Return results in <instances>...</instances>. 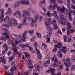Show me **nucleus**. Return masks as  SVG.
I'll return each instance as SVG.
<instances>
[{"label":"nucleus","instance_id":"1","mask_svg":"<svg viewBox=\"0 0 75 75\" xmlns=\"http://www.w3.org/2000/svg\"><path fill=\"white\" fill-rule=\"evenodd\" d=\"M6 20L4 22L5 24L3 25L4 27H11L13 25H17V20L14 18H10V17L8 16H6Z\"/></svg>","mask_w":75,"mask_h":75},{"label":"nucleus","instance_id":"2","mask_svg":"<svg viewBox=\"0 0 75 75\" xmlns=\"http://www.w3.org/2000/svg\"><path fill=\"white\" fill-rule=\"evenodd\" d=\"M57 10L58 12H61L62 13H64V16L67 17L69 16L68 17L69 20L70 21H73V18L72 17V15L70 13L69 11L65 8L64 6H63L61 8L60 7H58Z\"/></svg>","mask_w":75,"mask_h":75},{"label":"nucleus","instance_id":"3","mask_svg":"<svg viewBox=\"0 0 75 75\" xmlns=\"http://www.w3.org/2000/svg\"><path fill=\"white\" fill-rule=\"evenodd\" d=\"M28 33V31L27 30L25 31L23 33V34L22 35V37L21 38V36L20 35L18 37L19 41V42H18L17 41H15V44L16 45H17V44L19 45H20V44H21V42H25V39H26V36L25 35L27 34Z\"/></svg>","mask_w":75,"mask_h":75},{"label":"nucleus","instance_id":"4","mask_svg":"<svg viewBox=\"0 0 75 75\" xmlns=\"http://www.w3.org/2000/svg\"><path fill=\"white\" fill-rule=\"evenodd\" d=\"M61 51L63 53H66L67 51H69V49L65 46H63L59 50L57 51L58 56L60 58H62L63 57V54H62V53L61 52Z\"/></svg>","mask_w":75,"mask_h":75},{"label":"nucleus","instance_id":"5","mask_svg":"<svg viewBox=\"0 0 75 75\" xmlns=\"http://www.w3.org/2000/svg\"><path fill=\"white\" fill-rule=\"evenodd\" d=\"M51 60L52 61L54 62L52 64V66L54 67H58L59 66V64H61V62L58 60V59L57 58V56H55V55H54L53 57L51 59Z\"/></svg>","mask_w":75,"mask_h":75},{"label":"nucleus","instance_id":"6","mask_svg":"<svg viewBox=\"0 0 75 75\" xmlns=\"http://www.w3.org/2000/svg\"><path fill=\"white\" fill-rule=\"evenodd\" d=\"M63 61L64 62V63L65 64L66 67L65 69L66 71H69V68H68V67L69 66H71V65L70 59L68 57L67 58L66 60L65 58H64L63 59Z\"/></svg>","mask_w":75,"mask_h":75},{"label":"nucleus","instance_id":"7","mask_svg":"<svg viewBox=\"0 0 75 75\" xmlns=\"http://www.w3.org/2000/svg\"><path fill=\"white\" fill-rule=\"evenodd\" d=\"M0 13H1L0 15V21L4 22L6 19L4 18V10L3 9H0Z\"/></svg>","mask_w":75,"mask_h":75},{"label":"nucleus","instance_id":"8","mask_svg":"<svg viewBox=\"0 0 75 75\" xmlns=\"http://www.w3.org/2000/svg\"><path fill=\"white\" fill-rule=\"evenodd\" d=\"M39 17V15L38 14H36L34 16V18L35 19V20L32 19V23H31V27H33V24L34 23H35L36 22H37V20H38V17Z\"/></svg>","mask_w":75,"mask_h":75},{"label":"nucleus","instance_id":"9","mask_svg":"<svg viewBox=\"0 0 75 75\" xmlns=\"http://www.w3.org/2000/svg\"><path fill=\"white\" fill-rule=\"evenodd\" d=\"M25 4V0H23L20 2L16 3L14 5V7H17L19 4Z\"/></svg>","mask_w":75,"mask_h":75},{"label":"nucleus","instance_id":"10","mask_svg":"<svg viewBox=\"0 0 75 75\" xmlns=\"http://www.w3.org/2000/svg\"><path fill=\"white\" fill-rule=\"evenodd\" d=\"M3 35H5V37H4L3 36H2L1 37V39L2 41H5L6 40L7 38V39H9L10 38V37H9V36L7 34H6L5 33H2Z\"/></svg>","mask_w":75,"mask_h":75},{"label":"nucleus","instance_id":"11","mask_svg":"<svg viewBox=\"0 0 75 75\" xmlns=\"http://www.w3.org/2000/svg\"><path fill=\"white\" fill-rule=\"evenodd\" d=\"M23 14H22V17L23 18L26 17V16H29L30 13L25 10H23L22 11Z\"/></svg>","mask_w":75,"mask_h":75},{"label":"nucleus","instance_id":"12","mask_svg":"<svg viewBox=\"0 0 75 75\" xmlns=\"http://www.w3.org/2000/svg\"><path fill=\"white\" fill-rule=\"evenodd\" d=\"M27 64L28 65L29 68H34V67L31 64V60L28 59L27 60Z\"/></svg>","mask_w":75,"mask_h":75},{"label":"nucleus","instance_id":"13","mask_svg":"<svg viewBox=\"0 0 75 75\" xmlns=\"http://www.w3.org/2000/svg\"><path fill=\"white\" fill-rule=\"evenodd\" d=\"M47 42L49 43V42H50V39H51V38H50V37L51 36H52V33H51V32L50 33H47Z\"/></svg>","mask_w":75,"mask_h":75},{"label":"nucleus","instance_id":"14","mask_svg":"<svg viewBox=\"0 0 75 75\" xmlns=\"http://www.w3.org/2000/svg\"><path fill=\"white\" fill-rule=\"evenodd\" d=\"M50 22H51V19H46V21L45 22V24L47 27L50 26Z\"/></svg>","mask_w":75,"mask_h":75},{"label":"nucleus","instance_id":"15","mask_svg":"<svg viewBox=\"0 0 75 75\" xmlns=\"http://www.w3.org/2000/svg\"><path fill=\"white\" fill-rule=\"evenodd\" d=\"M64 24H67V26L69 27H68V28H71L72 27V26L71 25V23H70L69 22H68V20L67 19H64Z\"/></svg>","mask_w":75,"mask_h":75},{"label":"nucleus","instance_id":"16","mask_svg":"<svg viewBox=\"0 0 75 75\" xmlns=\"http://www.w3.org/2000/svg\"><path fill=\"white\" fill-rule=\"evenodd\" d=\"M14 16H16L18 18H20L21 17V14L19 11H16V12L14 13Z\"/></svg>","mask_w":75,"mask_h":75},{"label":"nucleus","instance_id":"17","mask_svg":"<svg viewBox=\"0 0 75 75\" xmlns=\"http://www.w3.org/2000/svg\"><path fill=\"white\" fill-rule=\"evenodd\" d=\"M3 47L4 48L5 50H4L2 51V54H4V53H5V52L8 50V47L7 46V44H4L3 45Z\"/></svg>","mask_w":75,"mask_h":75},{"label":"nucleus","instance_id":"18","mask_svg":"<svg viewBox=\"0 0 75 75\" xmlns=\"http://www.w3.org/2000/svg\"><path fill=\"white\" fill-rule=\"evenodd\" d=\"M5 57L4 56H2L1 57V60L2 61V62L3 63V64H6V60L5 59Z\"/></svg>","mask_w":75,"mask_h":75},{"label":"nucleus","instance_id":"19","mask_svg":"<svg viewBox=\"0 0 75 75\" xmlns=\"http://www.w3.org/2000/svg\"><path fill=\"white\" fill-rule=\"evenodd\" d=\"M12 45L13 47V50L15 52L16 54H18V52L17 51V48L16 47V46L14 45V43H12Z\"/></svg>","mask_w":75,"mask_h":75},{"label":"nucleus","instance_id":"20","mask_svg":"<svg viewBox=\"0 0 75 75\" xmlns=\"http://www.w3.org/2000/svg\"><path fill=\"white\" fill-rule=\"evenodd\" d=\"M62 44L61 43L59 42L56 45L55 47L57 48H61V47H62Z\"/></svg>","mask_w":75,"mask_h":75},{"label":"nucleus","instance_id":"21","mask_svg":"<svg viewBox=\"0 0 75 75\" xmlns=\"http://www.w3.org/2000/svg\"><path fill=\"white\" fill-rule=\"evenodd\" d=\"M58 7H60L61 8H61V7H59V6L58 7L57 6V3L54 4V5L53 6V7L52 8V10H55V9L57 8V9L58 8Z\"/></svg>","mask_w":75,"mask_h":75},{"label":"nucleus","instance_id":"22","mask_svg":"<svg viewBox=\"0 0 75 75\" xmlns=\"http://www.w3.org/2000/svg\"><path fill=\"white\" fill-rule=\"evenodd\" d=\"M8 12H6L5 13V14H9V15H11V8H9L8 9Z\"/></svg>","mask_w":75,"mask_h":75},{"label":"nucleus","instance_id":"23","mask_svg":"<svg viewBox=\"0 0 75 75\" xmlns=\"http://www.w3.org/2000/svg\"><path fill=\"white\" fill-rule=\"evenodd\" d=\"M51 73L52 74V75H55V74L54 72V71H55V69L52 68L50 69Z\"/></svg>","mask_w":75,"mask_h":75},{"label":"nucleus","instance_id":"24","mask_svg":"<svg viewBox=\"0 0 75 75\" xmlns=\"http://www.w3.org/2000/svg\"><path fill=\"white\" fill-rule=\"evenodd\" d=\"M24 19L23 20V22H22V25H24L26 23V20H27V17H25Z\"/></svg>","mask_w":75,"mask_h":75},{"label":"nucleus","instance_id":"25","mask_svg":"<svg viewBox=\"0 0 75 75\" xmlns=\"http://www.w3.org/2000/svg\"><path fill=\"white\" fill-rule=\"evenodd\" d=\"M14 70L12 71V73L13 74H15L16 72H17V69H16V66H14L13 67Z\"/></svg>","mask_w":75,"mask_h":75},{"label":"nucleus","instance_id":"26","mask_svg":"<svg viewBox=\"0 0 75 75\" xmlns=\"http://www.w3.org/2000/svg\"><path fill=\"white\" fill-rule=\"evenodd\" d=\"M24 53L25 54V58H30V55L27 52H24Z\"/></svg>","mask_w":75,"mask_h":75},{"label":"nucleus","instance_id":"27","mask_svg":"<svg viewBox=\"0 0 75 75\" xmlns=\"http://www.w3.org/2000/svg\"><path fill=\"white\" fill-rule=\"evenodd\" d=\"M47 29L50 33H51L52 31V29L51 28H50V26H47Z\"/></svg>","mask_w":75,"mask_h":75},{"label":"nucleus","instance_id":"28","mask_svg":"<svg viewBox=\"0 0 75 75\" xmlns=\"http://www.w3.org/2000/svg\"><path fill=\"white\" fill-rule=\"evenodd\" d=\"M52 23L53 25H55L57 24V22L55 19H53L52 22Z\"/></svg>","mask_w":75,"mask_h":75},{"label":"nucleus","instance_id":"29","mask_svg":"<svg viewBox=\"0 0 75 75\" xmlns=\"http://www.w3.org/2000/svg\"><path fill=\"white\" fill-rule=\"evenodd\" d=\"M40 68H41V67L37 65L36 66L35 70L36 71H38L40 69Z\"/></svg>","mask_w":75,"mask_h":75},{"label":"nucleus","instance_id":"30","mask_svg":"<svg viewBox=\"0 0 75 75\" xmlns=\"http://www.w3.org/2000/svg\"><path fill=\"white\" fill-rule=\"evenodd\" d=\"M53 13H51V16H54L57 15V12L55 11H53Z\"/></svg>","mask_w":75,"mask_h":75},{"label":"nucleus","instance_id":"31","mask_svg":"<svg viewBox=\"0 0 75 75\" xmlns=\"http://www.w3.org/2000/svg\"><path fill=\"white\" fill-rule=\"evenodd\" d=\"M36 35L39 38H41V35L39 32L36 33Z\"/></svg>","mask_w":75,"mask_h":75},{"label":"nucleus","instance_id":"32","mask_svg":"<svg viewBox=\"0 0 75 75\" xmlns=\"http://www.w3.org/2000/svg\"><path fill=\"white\" fill-rule=\"evenodd\" d=\"M43 65L45 67H48V64L46 62H44L43 63Z\"/></svg>","mask_w":75,"mask_h":75},{"label":"nucleus","instance_id":"33","mask_svg":"<svg viewBox=\"0 0 75 75\" xmlns=\"http://www.w3.org/2000/svg\"><path fill=\"white\" fill-rule=\"evenodd\" d=\"M33 45L35 47H37L38 45V43L36 42H34L33 43Z\"/></svg>","mask_w":75,"mask_h":75},{"label":"nucleus","instance_id":"34","mask_svg":"<svg viewBox=\"0 0 75 75\" xmlns=\"http://www.w3.org/2000/svg\"><path fill=\"white\" fill-rule=\"evenodd\" d=\"M68 38V36L67 35H65L64 36V42H66V41H67V38Z\"/></svg>","mask_w":75,"mask_h":75},{"label":"nucleus","instance_id":"35","mask_svg":"<svg viewBox=\"0 0 75 75\" xmlns=\"http://www.w3.org/2000/svg\"><path fill=\"white\" fill-rule=\"evenodd\" d=\"M14 56H12L11 57H9V62H11V61H12V60H13V59H14Z\"/></svg>","mask_w":75,"mask_h":75},{"label":"nucleus","instance_id":"36","mask_svg":"<svg viewBox=\"0 0 75 75\" xmlns=\"http://www.w3.org/2000/svg\"><path fill=\"white\" fill-rule=\"evenodd\" d=\"M72 40V37L71 36H69V38L68 40V42H69V41H71Z\"/></svg>","mask_w":75,"mask_h":75},{"label":"nucleus","instance_id":"37","mask_svg":"<svg viewBox=\"0 0 75 75\" xmlns=\"http://www.w3.org/2000/svg\"><path fill=\"white\" fill-rule=\"evenodd\" d=\"M51 13H50V11H48L47 13V15L48 17H50L51 16Z\"/></svg>","mask_w":75,"mask_h":75},{"label":"nucleus","instance_id":"38","mask_svg":"<svg viewBox=\"0 0 75 75\" xmlns=\"http://www.w3.org/2000/svg\"><path fill=\"white\" fill-rule=\"evenodd\" d=\"M20 47L22 48H24V47H27V46L25 45H20Z\"/></svg>","mask_w":75,"mask_h":75},{"label":"nucleus","instance_id":"39","mask_svg":"<svg viewBox=\"0 0 75 75\" xmlns=\"http://www.w3.org/2000/svg\"><path fill=\"white\" fill-rule=\"evenodd\" d=\"M58 28V25L57 24L54 25V30H56Z\"/></svg>","mask_w":75,"mask_h":75},{"label":"nucleus","instance_id":"40","mask_svg":"<svg viewBox=\"0 0 75 75\" xmlns=\"http://www.w3.org/2000/svg\"><path fill=\"white\" fill-rule=\"evenodd\" d=\"M71 71H74L75 69V65H73L71 68Z\"/></svg>","mask_w":75,"mask_h":75},{"label":"nucleus","instance_id":"41","mask_svg":"<svg viewBox=\"0 0 75 75\" xmlns=\"http://www.w3.org/2000/svg\"><path fill=\"white\" fill-rule=\"evenodd\" d=\"M33 33H34L33 30H29L28 33L29 34H33Z\"/></svg>","mask_w":75,"mask_h":75},{"label":"nucleus","instance_id":"42","mask_svg":"<svg viewBox=\"0 0 75 75\" xmlns=\"http://www.w3.org/2000/svg\"><path fill=\"white\" fill-rule=\"evenodd\" d=\"M41 57H42V55L41 54L37 56V59H41Z\"/></svg>","mask_w":75,"mask_h":75},{"label":"nucleus","instance_id":"43","mask_svg":"<svg viewBox=\"0 0 75 75\" xmlns=\"http://www.w3.org/2000/svg\"><path fill=\"white\" fill-rule=\"evenodd\" d=\"M52 68H50V69L49 70H46V71H45V72L46 73H47V74H48V73H50V72H51V69H52Z\"/></svg>","mask_w":75,"mask_h":75},{"label":"nucleus","instance_id":"44","mask_svg":"<svg viewBox=\"0 0 75 75\" xmlns=\"http://www.w3.org/2000/svg\"><path fill=\"white\" fill-rule=\"evenodd\" d=\"M52 8V5H50L48 6V8L49 10L50 9H51Z\"/></svg>","mask_w":75,"mask_h":75},{"label":"nucleus","instance_id":"45","mask_svg":"<svg viewBox=\"0 0 75 75\" xmlns=\"http://www.w3.org/2000/svg\"><path fill=\"white\" fill-rule=\"evenodd\" d=\"M22 25L21 24H19L18 27V28L19 29H20V28H22Z\"/></svg>","mask_w":75,"mask_h":75},{"label":"nucleus","instance_id":"46","mask_svg":"<svg viewBox=\"0 0 75 75\" xmlns=\"http://www.w3.org/2000/svg\"><path fill=\"white\" fill-rule=\"evenodd\" d=\"M27 48H29L30 50V51H33V48L31 47V46H27Z\"/></svg>","mask_w":75,"mask_h":75},{"label":"nucleus","instance_id":"47","mask_svg":"<svg viewBox=\"0 0 75 75\" xmlns=\"http://www.w3.org/2000/svg\"><path fill=\"white\" fill-rule=\"evenodd\" d=\"M45 3V0L43 1H42L40 3L39 5V6H40L41 4H44Z\"/></svg>","mask_w":75,"mask_h":75},{"label":"nucleus","instance_id":"48","mask_svg":"<svg viewBox=\"0 0 75 75\" xmlns=\"http://www.w3.org/2000/svg\"><path fill=\"white\" fill-rule=\"evenodd\" d=\"M59 17L61 19H64V15H60L59 16Z\"/></svg>","mask_w":75,"mask_h":75},{"label":"nucleus","instance_id":"49","mask_svg":"<svg viewBox=\"0 0 75 75\" xmlns=\"http://www.w3.org/2000/svg\"><path fill=\"white\" fill-rule=\"evenodd\" d=\"M36 50L37 52V53L39 55H40V51L38 50V49H37V48H36Z\"/></svg>","mask_w":75,"mask_h":75},{"label":"nucleus","instance_id":"50","mask_svg":"<svg viewBox=\"0 0 75 75\" xmlns=\"http://www.w3.org/2000/svg\"><path fill=\"white\" fill-rule=\"evenodd\" d=\"M70 28H68L67 30V34H69L70 31Z\"/></svg>","mask_w":75,"mask_h":75},{"label":"nucleus","instance_id":"51","mask_svg":"<svg viewBox=\"0 0 75 75\" xmlns=\"http://www.w3.org/2000/svg\"><path fill=\"white\" fill-rule=\"evenodd\" d=\"M59 22L60 24H65V22H63V21L62 20H61L59 21Z\"/></svg>","mask_w":75,"mask_h":75},{"label":"nucleus","instance_id":"52","mask_svg":"<svg viewBox=\"0 0 75 75\" xmlns=\"http://www.w3.org/2000/svg\"><path fill=\"white\" fill-rule=\"evenodd\" d=\"M57 1H58L59 3L61 4L63 3V0H57Z\"/></svg>","mask_w":75,"mask_h":75},{"label":"nucleus","instance_id":"53","mask_svg":"<svg viewBox=\"0 0 75 75\" xmlns=\"http://www.w3.org/2000/svg\"><path fill=\"white\" fill-rule=\"evenodd\" d=\"M26 3V5H29L30 4V2L28 1H27L26 2L25 1V4Z\"/></svg>","mask_w":75,"mask_h":75},{"label":"nucleus","instance_id":"54","mask_svg":"<svg viewBox=\"0 0 75 75\" xmlns=\"http://www.w3.org/2000/svg\"><path fill=\"white\" fill-rule=\"evenodd\" d=\"M71 7L73 9L75 10V6L73 5H71Z\"/></svg>","mask_w":75,"mask_h":75},{"label":"nucleus","instance_id":"55","mask_svg":"<svg viewBox=\"0 0 75 75\" xmlns=\"http://www.w3.org/2000/svg\"><path fill=\"white\" fill-rule=\"evenodd\" d=\"M42 45H43L44 46V48L45 49H46L47 48V46L46 45L44 44V43H42Z\"/></svg>","mask_w":75,"mask_h":75},{"label":"nucleus","instance_id":"56","mask_svg":"<svg viewBox=\"0 0 75 75\" xmlns=\"http://www.w3.org/2000/svg\"><path fill=\"white\" fill-rule=\"evenodd\" d=\"M42 9L45 13H46V12H47V10H46V9L45 8H42Z\"/></svg>","mask_w":75,"mask_h":75},{"label":"nucleus","instance_id":"57","mask_svg":"<svg viewBox=\"0 0 75 75\" xmlns=\"http://www.w3.org/2000/svg\"><path fill=\"white\" fill-rule=\"evenodd\" d=\"M46 62H47V64L48 65V64H50V60H48Z\"/></svg>","mask_w":75,"mask_h":75},{"label":"nucleus","instance_id":"58","mask_svg":"<svg viewBox=\"0 0 75 75\" xmlns=\"http://www.w3.org/2000/svg\"><path fill=\"white\" fill-rule=\"evenodd\" d=\"M54 18L56 19H58V16L57 15H54Z\"/></svg>","mask_w":75,"mask_h":75},{"label":"nucleus","instance_id":"59","mask_svg":"<svg viewBox=\"0 0 75 75\" xmlns=\"http://www.w3.org/2000/svg\"><path fill=\"white\" fill-rule=\"evenodd\" d=\"M8 44H11V42H12V41L11 40H8Z\"/></svg>","mask_w":75,"mask_h":75},{"label":"nucleus","instance_id":"60","mask_svg":"<svg viewBox=\"0 0 75 75\" xmlns=\"http://www.w3.org/2000/svg\"><path fill=\"white\" fill-rule=\"evenodd\" d=\"M50 2L52 3H54L55 2V0H50Z\"/></svg>","mask_w":75,"mask_h":75},{"label":"nucleus","instance_id":"61","mask_svg":"<svg viewBox=\"0 0 75 75\" xmlns=\"http://www.w3.org/2000/svg\"><path fill=\"white\" fill-rule=\"evenodd\" d=\"M31 70L30 69H28V72H27V73H28V74H30V72H31Z\"/></svg>","mask_w":75,"mask_h":75},{"label":"nucleus","instance_id":"62","mask_svg":"<svg viewBox=\"0 0 75 75\" xmlns=\"http://www.w3.org/2000/svg\"><path fill=\"white\" fill-rule=\"evenodd\" d=\"M18 56L19 58H20V57H21V54L20 53H19Z\"/></svg>","mask_w":75,"mask_h":75},{"label":"nucleus","instance_id":"63","mask_svg":"<svg viewBox=\"0 0 75 75\" xmlns=\"http://www.w3.org/2000/svg\"><path fill=\"white\" fill-rule=\"evenodd\" d=\"M71 13H72L74 15H75V11L73 10H72L71 11Z\"/></svg>","mask_w":75,"mask_h":75},{"label":"nucleus","instance_id":"64","mask_svg":"<svg viewBox=\"0 0 75 75\" xmlns=\"http://www.w3.org/2000/svg\"><path fill=\"white\" fill-rule=\"evenodd\" d=\"M73 61L75 62V56H73Z\"/></svg>","mask_w":75,"mask_h":75}]
</instances>
